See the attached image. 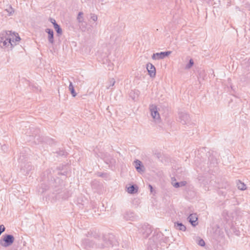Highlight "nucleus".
I'll use <instances>...</instances> for the list:
<instances>
[{
  "label": "nucleus",
  "mask_w": 250,
  "mask_h": 250,
  "mask_svg": "<svg viewBox=\"0 0 250 250\" xmlns=\"http://www.w3.org/2000/svg\"><path fill=\"white\" fill-rule=\"evenodd\" d=\"M146 69L148 74L151 77H154L156 75V69L155 66L151 63H148L146 65Z\"/></svg>",
  "instance_id": "nucleus-11"
},
{
  "label": "nucleus",
  "mask_w": 250,
  "mask_h": 250,
  "mask_svg": "<svg viewBox=\"0 0 250 250\" xmlns=\"http://www.w3.org/2000/svg\"><path fill=\"white\" fill-rule=\"evenodd\" d=\"M5 11L8 13L9 16L12 15L14 13V10L11 5L8 6V7L5 9Z\"/></svg>",
  "instance_id": "nucleus-19"
},
{
  "label": "nucleus",
  "mask_w": 250,
  "mask_h": 250,
  "mask_svg": "<svg viewBox=\"0 0 250 250\" xmlns=\"http://www.w3.org/2000/svg\"><path fill=\"white\" fill-rule=\"evenodd\" d=\"M97 239L98 240L96 244H93L92 245H89L87 244L90 241H86L85 242V247L86 248H96V249H106L112 247V242L110 239L109 236H104L102 237L97 236Z\"/></svg>",
  "instance_id": "nucleus-2"
},
{
  "label": "nucleus",
  "mask_w": 250,
  "mask_h": 250,
  "mask_svg": "<svg viewBox=\"0 0 250 250\" xmlns=\"http://www.w3.org/2000/svg\"><path fill=\"white\" fill-rule=\"evenodd\" d=\"M98 240L97 239V236H95L94 235H92V234H89L88 235L86 236V237L85 238H84V239H83L82 240V246L85 249L87 250H95L96 249V248H86L85 247V242L86 241H90V242H88L87 243L89 245H92L93 243L94 244H96V242H97V241H98Z\"/></svg>",
  "instance_id": "nucleus-4"
},
{
  "label": "nucleus",
  "mask_w": 250,
  "mask_h": 250,
  "mask_svg": "<svg viewBox=\"0 0 250 250\" xmlns=\"http://www.w3.org/2000/svg\"><path fill=\"white\" fill-rule=\"evenodd\" d=\"M45 32L48 34V40L49 43L53 44L54 42V32L52 29L47 28L45 30Z\"/></svg>",
  "instance_id": "nucleus-12"
},
{
  "label": "nucleus",
  "mask_w": 250,
  "mask_h": 250,
  "mask_svg": "<svg viewBox=\"0 0 250 250\" xmlns=\"http://www.w3.org/2000/svg\"><path fill=\"white\" fill-rule=\"evenodd\" d=\"M21 39L17 33L11 31H4L0 33V47L11 50Z\"/></svg>",
  "instance_id": "nucleus-1"
},
{
  "label": "nucleus",
  "mask_w": 250,
  "mask_h": 250,
  "mask_svg": "<svg viewBox=\"0 0 250 250\" xmlns=\"http://www.w3.org/2000/svg\"><path fill=\"white\" fill-rule=\"evenodd\" d=\"M69 90L70 91L73 97H75L77 95V93L74 90V86L73 85L72 83L71 82H69V85L68 87Z\"/></svg>",
  "instance_id": "nucleus-17"
},
{
  "label": "nucleus",
  "mask_w": 250,
  "mask_h": 250,
  "mask_svg": "<svg viewBox=\"0 0 250 250\" xmlns=\"http://www.w3.org/2000/svg\"><path fill=\"white\" fill-rule=\"evenodd\" d=\"M187 184L186 181H182L180 182L172 183L173 186L175 188L183 187L186 186Z\"/></svg>",
  "instance_id": "nucleus-16"
},
{
  "label": "nucleus",
  "mask_w": 250,
  "mask_h": 250,
  "mask_svg": "<svg viewBox=\"0 0 250 250\" xmlns=\"http://www.w3.org/2000/svg\"><path fill=\"white\" fill-rule=\"evenodd\" d=\"M194 62L192 59H190L189 61V62L186 64L185 66V69H190L193 65Z\"/></svg>",
  "instance_id": "nucleus-22"
},
{
  "label": "nucleus",
  "mask_w": 250,
  "mask_h": 250,
  "mask_svg": "<svg viewBox=\"0 0 250 250\" xmlns=\"http://www.w3.org/2000/svg\"><path fill=\"white\" fill-rule=\"evenodd\" d=\"M56 31L57 32L58 35H61L62 33V28L60 27V25L58 24H55V26H54Z\"/></svg>",
  "instance_id": "nucleus-20"
},
{
  "label": "nucleus",
  "mask_w": 250,
  "mask_h": 250,
  "mask_svg": "<svg viewBox=\"0 0 250 250\" xmlns=\"http://www.w3.org/2000/svg\"><path fill=\"white\" fill-rule=\"evenodd\" d=\"M49 21L53 24L54 26H55V24H57L55 20L53 18H50Z\"/></svg>",
  "instance_id": "nucleus-27"
},
{
  "label": "nucleus",
  "mask_w": 250,
  "mask_h": 250,
  "mask_svg": "<svg viewBox=\"0 0 250 250\" xmlns=\"http://www.w3.org/2000/svg\"><path fill=\"white\" fill-rule=\"evenodd\" d=\"M90 18L91 20H92L93 21H96L98 20L97 16L96 15L94 14H90Z\"/></svg>",
  "instance_id": "nucleus-24"
},
{
  "label": "nucleus",
  "mask_w": 250,
  "mask_h": 250,
  "mask_svg": "<svg viewBox=\"0 0 250 250\" xmlns=\"http://www.w3.org/2000/svg\"><path fill=\"white\" fill-rule=\"evenodd\" d=\"M178 118L179 121L183 125L187 124L190 120L188 114L185 112H180Z\"/></svg>",
  "instance_id": "nucleus-8"
},
{
  "label": "nucleus",
  "mask_w": 250,
  "mask_h": 250,
  "mask_svg": "<svg viewBox=\"0 0 250 250\" xmlns=\"http://www.w3.org/2000/svg\"><path fill=\"white\" fill-rule=\"evenodd\" d=\"M5 230V228L3 225H0V235Z\"/></svg>",
  "instance_id": "nucleus-26"
},
{
  "label": "nucleus",
  "mask_w": 250,
  "mask_h": 250,
  "mask_svg": "<svg viewBox=\"0 0 250 250\" xmlns=\"http://www.w3.org/2000/svg\"><path fill=\"white\" fill-rule=\"evenodd\" d=\"M237 186L238 189L242 190H244L247 188L246 185L244 183L241 182L240 181H238L237 182Z\"/></svg>",
  "instance_id": "nucleus-18"
},
{
  "label": "nucleus",
  "mask_w": 250,
  "mask_h": 250,
  "mask_svg": "<svg viewBox=\"0 0 250 250\" xmlns=\"http://www.w3.org/2000/svg\"><path fill=\"white\" fill-rule=\"evenodd\" d=\"M14 236L10 234H5L2 236V238L0 239V245L3 247L10 246L14 242Z\"/></svg>",
  "instance_id": "nucleus-3"
},
{
  "label": "nucleus",
  "mask_w": 250,
  "mask_h": 250,
  "mask_svg": "<svg viewBox=\"0 0 250 250\" xmlns=\"http://www.w3.org/2000/svg\"><path fill=\"white\" fill-rule=\"evenodd\" d=\"M83 13L82 12H80L79 13L78 17H77V20L79 23H83Z\"/></svg>",
  "instance_id": "nucleus-21"
},
{
  "label": "nucleus",
  "mask_w": 250,
  "mask_h": 250,
  "mask_svg": "<svg viewBox=\"0 0 250 250\" xmlns=\"http://www.w3.org/2000/svg\"><path fill=\"white\" fill-rule=\"evenodd\" d=\"M123 218L126 221H134L136 218L134 213L131 211H126L123 214Z\"/></svg>",
  "instance_id": "nucleus-9"
},
{
  "label": "nucleus",
  "mask_w": 250,
  "mask_h": 250,
  "mask_svg": "<svg viewBox=\"0 0 250 250\" xmlns=\"http://www.w3.org/2000/svg\"><path fill=\"white\" fill-rule=\"evenodd\" d=\"M76 80H77L76 82L77 83H79L81 82V81L79 79H77Z\"/></svg>",
  "instance_id": "nucleus-29"
},
{
  "label": "nucleus",
  "mask_w": 250,
  "mask_h": 250,
  "mask_svg": "<svg viewBox=\"0 0 250 250\" xmlns=\"http://www.w3.org/2000/svg\"><path fill=\"white\" fill-rule=\"evenodd\" d=\"M109 85L108 86H107V89H109L110 88V87L111 86H113L115 83V81L114 80V79L112 78V79H111L110 80H109Z\"/></svg>",
  "instance_id": "nucleus-23"
},
{
  "label": "nucleus",
  "mask_w": 250,
  "mask_h": 250,
  "mask_svg": "<svg viewBox=\"0 0 250 250\" xmlns=\"http://www.w3.org/2000/svg\"><path fill=\"white\" fill-rule=\"evenodd\" d=\"M150 111L151 112V116L155 120V122H159L160 117L157 110V106L155 105H150Z\"/></svg>",
  "instance_id": "nucleus-6"
},
{
  "label": "nucleus",
  "mask_w": 250,
  "mask_h": 250,
  "mask_svg": "<svg viewBox=\"0 0 250 250\" xmlns=\"http://www.w3.org/2000/svg\"><path fill=\"white\" fill-rule=\"evenodd\" d=\"M175 228L178 230H182L183 231H186V227L182 223L176 222L174 224Z\"/></svg>",
  "instance_id": "nucleus-14"
},
{
  "label": "nucleus",
  "mask_w": 250,
  "mask_h": 250,
  "mask_svg": "<svg viewBox=\"0 0 250 250\" xmlns=\"http://www.w3.org/2000/svg\"><path fill=\"white\" fill-rule=\"evenodd\" d=\"M189 222L193 226H196L197 225V216L196 214H191L188 217Z\"/></svg>",
  "instance_id": "nucleus-13"
},
{
  "label": "nucleus",
  "mask_w": 250,
  "mask_h": 250,
  "mask_svg": "<svg viewBox=\"0 0 250 250\" xmlns=\"http://www.w3.org/2000/svg\"><path fill=\"white\" fill-rule=\"evenodd\" d=\"M139 230L140 233L145 238L148 237L152 232L151 228L149 225H143Z\"/></svg>",
  "instance_id": "nucleus-5"
},
{
  "label": "nucleus",
  "mask_w": 250,
  "mask_h": 250,
  "mask_svg": "<svg viewBox=\"0 0 250 250\" xmlns=\"http://www.w3.org/2000/svg\"><path fill=\"white\" fill-rule=\"evenodd\" d=\"M148 187H149V188L150 189V192H153V187H152V186L151 185H149Z\"/></svg>",
  "instance_id": "nucleus-28"
},
{
  "label": "nucleus",
  "mask_w": 250,
  "mask_h": 250,
  "mask_svg": "<svg viewBox=\"0 0 250 250\" xmlns=\"http://www.w3.org/2000/svg\"><path fill=\"white\" fill-rule=\"evenodd\" d=\"M138 191V187L135 185H132L127 188V192L130 194L137 193Z\"/></svg>",
  "instance_id": "nucleus-15"
},
{
  "label": "nucleus",
  "mask_w": 250,
  "mask_h": 250,
  "mask_svg": "<svg viewBox=\"0 0 250 250\" xmlns=\"http://www.w3.org/2000/svg\"><path fill=\"white\" fill-rule=\"evenodd\" d=\"M198 244L201 246H204L205 245V241H204L203 239H201L199 240L198 242Z\"/></svg>",
  "instance_id": "nucleus-25"
},
{
  "label": "nucleus",
  "mask_w": 250,
  "mask_h": 250,
  "mask_svg": "<svg viewBox=\"0 0 250 250\" xmlns=\"http://www.w3.org/2000/svg\"><path fill=\"white\" fill-rule=\"evenodd\" d=\"M134 167L136 170L140 173H143L145 170V168L141 161L136 160L134 162Z\"/></svg>",
  "instance_id": "nucleus-10"
},
{
  "label": "nucleus",
  "mask_w": 250,
  "mask_h": 250,
  "mask_svg": "<svg viewBox=\"0 0 250 250\" xmlns=\"http://www.w3.org/2000/svg\"><path fill=\"white\" fill-rule=\"evenodd\" d=\"M171 53V51L161 52L154 53L152 56V59L154 60L163 59Z\"/></svg>",
  "instance_id": "nucleus-7"
}]
</instances>
